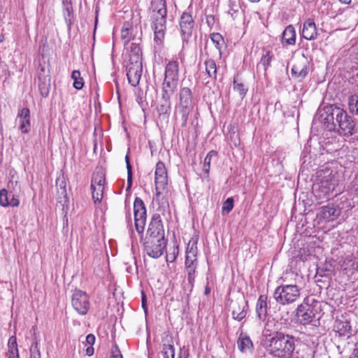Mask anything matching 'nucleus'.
Segmentation results:
<instances>
[{"label":"nucleus","instance_id":"79ce46f5","mask_svg":"<svg viewBox=\"0 0 358 358\" xmlns=\"http://www.w3.org/2000/svg\"><path fill=\"white\" fill-rule=\"evenodd\" d=\"M348 108L351 113L358 115V96L353 95L348 99Z\"/></svg>","mask_w":358,"mask_h":358},{"label":"nucleus","instance_id":"4c0bfd02","mask_svg":"<svg viewBox=\"0 0 358 358\" xmlns=\"http://www.w3.org/2000/svg\"><path fill=\"white\" fill-rule=\"evenodd\" d=\"M71 78L73 80V86L76 90H81L84 86V80L80 76V72L75 70L71 73Z\"/></svg>","mask_w":358,"mask_h":358},{"label":"nucleus","instance_id":"c85d7f7f","mask_svg":"<svg viewBox=\"0 0 358 358\" xmlns=\"http://www.w3.org/2000/svg\"><path fill=\"white\" fill-rule=\"evenodd\" d=\"M267 296L260 295L256 304V314L260 321H264L267 315Z\"/></svg>","mask_w":358,"mask_h":358},{"label":"nucleus","instance_id":"5fc2aeb1","mask_svg":"<svg viewBox=\"0 0 358 358\" xmlns=\"http://www.w3.org/2000/svg\"><path fill=\"white\" fill-rule=\"evenodd\" d=\"M95 336L94 335L92 334H88L87 336H86V338H85V342L87 345H89L90 346H93V345L95 343Z\"/></svg>","mask_w":358,"mask_h":358},{"label":"nucleus","instance_id":"e2e57ef3","mask_svg":"<svg viewBox=\"0 0 358 358\" xmlns=\"http://www.w3.org/2000/svg\"><path fill=\"white\" fill-rule=\"evenodd\" d=\"M345 260H348V262H351L352 261L351 258H346Z\"/></svg>","mask_w":358,"mask_h":358},{"label":"nucleus","instance_id":"2f4dec72","mask_svg":"<svg viewBox=\"0 0 358 358\" xmlns=\"http://www.w3.org/2000/svg\"><path fill=\"white\" fill-rule=\"evenodd\" d=\"M296 43V31L292 25L287 26L284 30L282 36V43L283 45H294Z\"/></svg>","mask_w":358,"mask_h":358},{"label":"nucleus","instance_id":"a211bd4d","mask_svg":"<svg viewBox=\"0 0 358 358\" xmlns=\"http://www.w3.org/2000/svg\"><path fill=\"white\" fill-rule=\"evenodd\" d=\"M308 72V63L306 58L299 59L292 67L291 73L293 77L302 80Z\"/></svg>","mask_w":358,"mask_h":358},{"label":"nucleus","instance_id":"13d9d810","mask_svg":"<svg viewBox=\"0 0 358 358\" xmlns=\"http://www.w3.org/2000/svg\"><path fill=\"white\" fill-rule=\"evenodd\" d=\"M62 7L72 6L71 0H62Z\"/></svg>","mask_w":358,"mask_h":358},{"label":"nucleus","instance_id":"4468645a","mask_svg":"<svg viewBox=\"0 0 358 358\" xmlns=\"http://www.w3.org/2000/svg\"><path fill=\"white\" fill-rule=\"evenodd\" d=\"M248 307V302L243 297L231 300L229 308L233 319L237 321H241L244 319L247 315Z\"/></svg>","mask_w":358,"mask_h":358},{"label":"nucleus","instance_id":"1a4fd4ad","mask_svg":"<svg viewBox=\"0 0 358 358\" xmlns=\"http://www.w3.org/2000/svg\"><path fill=\"white\" fill-rule=\"evenodd\" d=\"M73 309L80 315H85L90 308V297L86 292L75 289L71 296Z\"/></svg>","mask_w":358,"mask_h":358},{"label":"nucleus","instance_id":"4d7b16f0","mask_svg":"<svg viewBox=\"0 0 358 358\" xmlns=\"http://www.w3.org/2000/svg\"><path fill=\"white\" fill-rule=\"evenodd\" d=\"M142 307L143 308L145 312L147 311V306H146V299L145 295L143 293L142 294Z\"/></svg>","mask_w":358,"mask_h":358},{"label":"nucleus","instance_id":"9d476101","mask_svg":"<svg viewBox=\"0 0 358 358\" xmlns=\"http://www.w3.org/2000/svg\"><path fill=\"white\" fill-rule=\"evenodd\" d=\"M134 222L136 231L143 234L146 222V208L143 200L136 197L134 202Z\"/></svg>","mask_w":358,"mask_h":358},{"label":"nucleus","instance_id":"49530a36","mask_svg":"<svg viewBox=\"0 0 358 358\" xmlns=\"http://www.w3.org/2000/svg\"><path fill=\"white\" fill-rule=\"evenodd\" d=\"M163 356L164 358H174L175 352L173 345L171 344H164L163 345Z\"/></svg>","mask_w":358,"mask_h":358},{"label":"nucleus","instance_id":"dca6fc26","mask_svg":"<svg viewBox=\"0 0 358 358\" xmlns=\"http://www.w3.org/2000/svg\"><path fill=\"white\" fill-rule=\"evenodd\" d=\"M341 215V209L334 204L322 206L317 214L321 221L329 222L336 220Z\"/></svg>","mask_w":358,"mask_h":358},{"label":"nucleus","instance_id":"a18cd8bd","mask_svg":"<svg viewBox=\"0 0 358 358\" xmlns=\"http://www.w3.org/2000/svg\"><path fill=\"white\" fill-rule=\"evenodd\" d=\"M273 57V55L269 51H267L266 54L262 55L260 63L263 65L264 70H266L270 66Z\"/></svg>","mask_w":358,"mask_h":358},{"label":"nucleus","instance_id":"c9c22d12","mask_svg":"<svg viewBox=\"0 0 358 358\" xmlns=\"http://www.w3.org/2000/svg\"><path fill=\"white\" fill-rule=\"evenodd\" d=\"M8 358H19L17 339L15 336H11L8 339Z\"/></svg>","mask_w":358,"mask_h":358},{"label":"nucleus","instance_id":"f8f14e48","mask_svg":"<svg viewBox=\"0 0 358 358\" xmlns=\"http://www.w3.org/2000/svg\"><path fill=\"white\" fill-rule=\"evenodd\" d=\"M308 299H305L296 309V316L302 324L310 323L315 317L317 309L315 305L309 303Z\"/></svg>","mask_w":358,"mask_h":358},{"label":"nucleus","instance_id":"a19ab883","mask_svg":"<svg viewBox=\"0 0 358 358\" xmlns=\"http://www.w3.org/2000/svg\"><path fill=\"white\" fill-rule=\"evenodd\" d=\"M233 87L234 90L239 93L242 98L245 97L248 92V88L243 83L238 82L236 78H234Z\"/></svg>","mask_w":358,"mask_h":358},{"label":"nucleus","instance_id":"7c9ffc66","mask_svg":"<svg viewBox=\"0 0 358 358\" xmlns=\"http://www.w3.org/2000/svg\"><path fill=\"white\" fill-rule=\"evenodd\" d=\"M198 266V261L194 260H185V267L187 274V280L190 284L191 287H193V284L195 280L196 270Z\"/></svg>","mask_w":358,"mask_h":358},{"label":"nucleus","instance_id":"2eb2a0df","mask_svg":"<svg viewBox=\"0 0 358 358\" xmlns=\"http://www.w3.org/2000/svg\"><path fill=\"white\" fill-rule=\"evenodd\" d=\"M178 85V80L164 78L162 83V99L169 108H170L171 106V97L175 93Z\"/></svg>","mask_w":358,"mask_h":358},{"label":"nucleus","instance_id":"37998d69","mask_svg":"<svg viewBox=\"0 0 358 358\" xmlns=\"http://www.w3.org/2000/svg\"><path fill=\"white\" fill-rule=\"evenodd\" d=\"M217 155V153L216 151L211 150L206 156L204 161H203V170L205 173H209L210 168L211 159L213 157H216Z\"/></svg>","mask_w":358,"mask_h":358},{"label":"nucleus","instance_id":"3c124183","mask_svg":"<svg viewBox=\"0 0 358 358\" xmlns=\"http://www.w3.org/2000/svg\"><path fill=\"white\" fill-rule=\"evenodd\" d=\"M49 86L50 83H46L45 81L41 82L38 84V89L42 96H48L49 94Z\"/></svg>","mask_w":358,"mask_h":358},{"label":"nucleus","instance_id":"423d86ee","mask_svg":"<svg viewBox=\"0 0 358 358\" xmlns=\"http://www.w3.org/2000/svg\"><path fill=\"white\" fill-rule=\"evenodd\" d=\"M327 113L329 114L327 120H328L331 117V120H335L336 121V123L332 122V127H329V129H331L332 127L335 128L337 124L336 131L339 135L348 137L355 134V123L345 110L336 105H331L328 108Z\"/></svg>","mask_w":358,"mask_h":358},{"label":"nucleus","instance_id":"f03ea898","mask_svg":"<svg viewBox=\"0 0 358 358\" xmlns=\"http://www.w3.org/2000/svg\"><path fill=\"white\" fill-rule=\"evenodd\" d=\"M299 275L292 271H286L282 277L284 285L276 287L273 296L276 301L282 305H287L297 301L301 296V289L296 284Z\"/></svg>","mask_w":358,"mask_h":358},{"label":"nucleus","instance_id":"8fccbe9b","mask_svg":"<svg viewBox=\"0 0 358 358\" xmlns=\"http://www.w3.org/2000/svg\"><path fill=\"white\" fill-rule=\"evenodd\" d=\"M56 185L61 190V194L66 195V182L65 178L64 176L59 177L56 180Z\"/></svg>","mask_w":358,"mask_h":358},{"label":"nucleus","instance_id":"58836bf2","mask_svg":"<svg viewBox=\"0 0 358 358\" xmlns=\"http://www.w3.org/2000/svg\"><path fill=\"white\" fill-rule=\"evenodd\" d=\"M210 38L215 45V48L220 51V55H221V48L224 44V41L222 36L219 33H213L210 35Z\"/></svg>","mask_w":358,"mask_h":358},{"label":"nucleus","instance_id":"6ab92c4d","mask_svg":"<svg viewBox=\"0 0 358 358\" xmlns=\"http://www.w3.org/2000/svg\"><path fill=\"white\" fill-rule=\"evenodd\" d=\"M19 194H10L6 189L0 190V205L3 207H17L20 204Z\"/></svg>","mask_w":358,"mask_h":358},{"label":"nucleus","instance_id":"a878e982","mask_svg":"<svg viewBox=\"0 0 358 358\" xmlns=\"http://www.w3.org/2000/svg\"><path fill=\"white\" fill-rule=\"evenodd\" d=\"M237 345L242 353L251 352L253 349V343L250 338L243 333H241L237 341Z\"/></svg>","mask_w":358,"mask_h":358},{"label":"nucleus","instance_id":"de8ad7c7","mask_svg":"<svg viewBox=\"0 0 358 358\" xmlns=\"http://www.w3.org/2000/svg\"><path fill=\"white\" fill-rule=\"evenodd\" d=\"M234 208V199L232 197L228 198L222 205V210L223 214H228Z\"/></svg>","mask_w":358,"mask_h":358},{"label":"nucleus","instance_id":"09e8293b","mask_svg":"<svg viewBox=\"0 0 358 358\" xmlns=\"http://www.w3.org/2000/svg\"><path fill=\"white\" fill-rule=\"evenodd\" d=\"M179 254V248L178 245H176L173 248L172 252H170L166 254V262H173L177 259V257Z\"/></svg>","mask_w":358,"mask_h":358},{"label":"nucleus","instance_id":"b1692460","mask_svg":"<svg viewBox=\"0 0 358 358\" xmlns=\"http://www.w3.org/2000/svg\"><path fill=\"white\" fill-rule=\"evenodd\" d=\"M7 190L10 194H20L21 186L19 182V176L15 171H10L9 173V180L7 185Z\"/></svg>","mask_w":358,"mask_h":358},{"label":"nucleus","instance_id":"f257e3e1","mask_svg":"<svg viewBox=\"0 0 358 358\" xmlns=\"http://www.w3.org/2000/svg\"><path fill=\"white\" fill-rule=\"evenodd\" d=\"M151 27L154 31L155 47L161 48L164 43L166 31L167 9L165 0H151Z\"/></svg>","mask_w":358,"mask_h":358},{"label":"nucleus","instance_id":"412c9836","mask_svg":"<svg viewBox=\"0 0 358 358\" xmlns=\"http://www.w3.org/2000/svg\"><path fill=\"white\" fill-rule=\"evenodd\" d=\"M280 324L274 318L268 319L263 329V336L265 338V343L268 341V338L275 336L276 333H282L279 328Z\"/></svg>","mask_w":358,"mask_h":358},{"label":"nucleus","instance_id":"f704fd0d","mask_svg":"<svg viewBox=\"0 0 358 358\" xmlns=\"http://www.w3.org/2000/svg\"><path fill=\"white\" fill-rule=\"evenodd\" d=\"M192 110V106L178 105L177 112L180 117L181 127H186L189 115Z\"/></svg>","mask_w":358,"mask_h":358},{"label":"nucleus","instance_id":"9b49d317","mask_svg":"<svg viewBox=\"0 0 358 358\" xmlns=\"http://www.w3.org/2000/svg\"><path fill=\"white\" fill-rule=\"evenodd\" d=\"M144 249L147 255L152 258H158L163 254L166 247V241L157 238H145L143 242Z\"/></svg>","mask_w":358,"mask_h":358},{"label":"nucleus","instance_id":"473e14b6","mask_svg":"<svg viewBox=\"0 0 358 358\" xmlns=\"http://www.w3.org/2000/svg\"><path fill=\"white\" fill-rule=\"evenodd\" d=\"M205 71L208 78L216 80L217 66L214 59L207 58L204 62Z\"/></svg>","mask_w":358,"mask_h":358},{"label":"nucleus","instance_id":"ddd939ff","mask_svg":"<svg viewBox=\"0 0 358 358\" xmlns=\"http://www.w3.org/2000/svg\"><path fill=\"white\" fill-rule=\"evenodd\" d=\"M179 26L183 42H188L194 26V19L189 11L182 13L180 17Z\"/></svg>","mask_w":358,"mask_h":358},{"label":"nucleus","instance_id":"603ef678","mask_svg":"<svg viewBox=\"0 0 358 358\" xmlns=\"http://www.w3.org/2000/svg\"><path fill=\"white\" fill-rule=\"evenodd\" d=\"M30 358H41V352L38 348V343H34L30 349Z\"/></svg>","mask_w":358,"mask_h":358},{"label":"nucleus","instance_id":"c756f323","mask_svg":"<svg viewBox=\"0 0 358 358\" xmlns=\"http://www.w3.org/2000/svg\"><path fill=\"white\" fill-rule=\"evenodd\" d=\"M134 38V26L131 22L127 21L123 24L121 29V39L124 45Z\"/></svg>","mask_w":358,"mask_h":358},{"label":"nucleus","instance_id":"680f3d73","mask_svg":"<svg viewBox=\"0 0 358 358\" xmlns=\"http://www.w3.org/2000/svg\"><path fill=\"white\" fill-rule=\"evenodd\" d=\"M209 292H210L209 288L206 287L205 294H208L209 293Z\"/></svg>","mask_w":358,"mask_h":358},{"label":"nucleus","instance_id":"e433bc0d","mask_svg":"<svg viewBox=\"0 0 358 358\" xmlns=\"http://www.w3.org/2000/svg\"><path fill=\"white\" fill-rule=\"evenodd\" d=\"M63 8V15L64 17V20L70 29L71 28L72 24L74 22V14H73V8L72 6H65Z\"/></svg>","mask_w":358,"mask_h":358},{"label":"nucleus","instance_id":"20e7f679","mask_svg":"<svg viewBox=\"0 0 358 358\" xmlns=\"http://www.w3.org/2000/svg\"><path fill=\"white\" fill-rule=\"evenodd\" d=\"M295 338L283 332L276 333L275 336L268 338L266 343L270 355L278 358H291L295 350Z\"/></svg>","mask_w":358,"mask_h":358},{"label":"nucleus","instance_id":"aec40b11","mask_svg":"<svg viewBox=\"0 0 358 358\" xmlns=\"http://www.w3.org/2000/svg\"><path fill=\"white\" fill-rule=\"evenodd\" d=\"M17 120L19 121V129L22 133L27 134L30 130V111L27 108H23L17 114Z\"/></svg>","mask_w":358,"mask_h":358},{"label":"nucleus","instance_id":"5701e85b","mask_svg":"<svg viewBox=\"0 0 358 358\" xmlns=\"http://www.w3.org/2000/svg\"><path fill=\"white\" fill-rule=\"evenodd\" d=\"M301 36L303 38L308 41H313L317 38V27L313 20L308 19L303 23Z\"/></svg>","mask_w":358,"mask_h":358},{"label":"nucleus","instance_id":"bf43d9fd","mask_svg":"<svg viewBox=\"0 0 358 358\" xmlns=\"http://www.w3.org/2000/svg\"><path fill=\"white\" fill-rule=\"evenodd\" d=\"M350 358H358V348L354 350L352 355Z\"/></svg>","mask_w":358,"mask_h":358},{"label":"nucleus","instance_id":"0eeeda50","mask_svg":"<svg viewBox=\"0 0 358 358\" xmlns=\"http://www.w3.org/2000/svg\"><path fill=\"white\" fill-rule=\"evenodd\" d=\"M156 208V211L151 218V220L148 225V229L146 232L145 238H158L162 239L164 238V229L162 220V215H164L166 211H169V208L166 210L164 213L157 210V205H154Z\"/></svg>","mask_w":358,"mask_h":358},{"label":"nucleus","instance_id":"f3484780","mask_svg":"<svg viewBox=\"0 0 358 358\" xmlns=\"http://www.w3.org/2000/svg\"><path fill=\"white\" fill-rule=\"evenodd\" d=\"M127 71L129 83L133 87L137 86L142 75V63H129Z\"/></svg>","mask_w":358,"mask_h":358},{"label":"nucleus","instance_id":"bb28decb","mask_svg":"<svg viewBox=\"0 0 358 358\" xmlns=\"http://www.w3.org/2000/svg\"><path fill=\"white\" fill-rule=\"evenodd\" d=\"M198 238L192 237L188 242L185 251V259L198 261Z\"/></svg>","mask_w":358,"mask_h":358},{"label":"nucleus","instance_id":"cd10ccee","mask_svg":"<svg viewBox=\"0 0 358 358\" xmlns=\"http://www.w3.org/2000/svg\"><path fill=\"white\" fill-rule=\"evenodd\" d=\"M142 55L140 44L132 43L129 50V63H142Z\"/></svg>","mask_w":358,"mask_h":358},{"label":"nucleus","instance_id":"39448f33","mask_svg":"<svg viewBox=\"0 0 358 358\" xmlns=\"http://www.w3.org/2000/svg\"><path fill=\"white\" fill-rule=\"evenodd\" d=\"M155 197L153 205H157V210L164 213L169 207L168 199L164 195V192L168 185L167 170L164 162L159 161L157 163L155 171Z\"/></svg>","mask_w":358,"mask_h":358},{"label":"nucleus","instance_id":"0e129e2a","mask_svg":"<svg viewBox=\"0 0 358 358\" xmlns=\"http://www.w3.org/2000/svg\"><path fill=\"white\" fill-rule=\"evenodd\" d=\"M179 358H180V357H179Z\"/></svg>","mask_w":358,"mask_h":358},{"label":"nucleus","instance_id":"864d4df0","mask_svg":"<svg viewBox=\"0 0 358 358\" xmlns=\"http://www.w3.org/2000/svg\"><path fill=\"white\" fill-rule=\"evenodd\" d=\"M110 358H123L121 352L117 345L112 347Z\"/></svg>","mask_w":358,"mask_h":358},{"label":"nucleus","instance_id":"6e6d98bb","mask_svg":"<svg viewBox=\"0 0 358 358\" xmlns=\"http://www.w3.org/2000/svg\"><path fill=\"white\" fill-rule=\"evenodd\" d=\"M94 350L93 346H89L85 350V353L87 356H92L94 354Z\"/></svg>","mask_w":358,"mask_h":358},{"label":"nucleus","instance_id":"6e6552de","mask_svg":"<svg viewBox=\"0 0 358 358\" xmlns=\"http://www.w3.org/2000/svg\"><path fill=\"white\" fill-rule=\"evenodd\" d=\"M105 181V173L102 170L96 171L93 173L90 187L94 203H101L103 199Z\"/></svg>","mask_w":358,"mask_h":358},{"label":"nucleus","instance_id":"7ed1b4c3","mask_svg":"<svg viewBox=\"0 0 358 358\" xmlns=\"http://www.w3.org/2000/svg\"><path fill=\"white\" fill-rule=\"evenodd\" d=\"M316 182L314 184L313 193L320 202L327 200L338 185V173L329 168L317 171Z\"/></svg>","mask_w":358,"mask_h":358},{"label":"nucleus","instance_id":"c03bdc74","mask_svg":"<svg viewBox=\"0 0 358 358\" xmlns=\"http://www.w3.org/2000/svg\"><path fill=\"white\" fill-rule=\"evenodd\" d=\"M125 162L127 165V189H129L132 185V167L130 164L129 157L128 154L125 156Z\"/></svg>","mask_w":358,"mask_h":358},{"label":"nucleus","instance_id":"393cba45","mask_svg":"<svg viewBox=\"0 0 358 358\" xmlns=\"http://www.w3.org/2000/svg\"><path fill=\"white\" fill-rule=\"evenodd\" d=\"M164 78L179 80V64L177 61H169L165 67Z\"/></svg>","mask_w":358,"mask_h":358},{"label":"nucleus","instance_id":"052dcab7","mask_svg":"<svg viewBox=\"0 0 358 358\" xmlns=\"http://www.w3.org/2000/svg\"><path fill=\"white\" fill-rule=\"evenodd\" d=\"M338 1L343 4H349L351 2V0H338Z\"/></svg>","mask_w":358,"mask_h":358},{"label":"nucleus","instance_id":"72a5a7b5","mask_svg":"<svg viewBox=\"0 0 358 358\" xmlns=\"http://www.w3.org/2000/svg\"><path fill=\"white\" fill-rule=\"evenodd\" d=\"M179 104L184 106H192V92L189 87H181L179 92Z\"/></svg>","mask_w":358,"mask_h":358},{"label":"nucleus","instance_id":"4be33fe9","mask_svg":"<svg viewBox=\"0 0 358 358\" xmlns=\"http://www.w3.org/2000/svg\"><path fill=\"white\" fill-rule=\"evenodd\" d=\"M334 330L340 336H346L349 338L352 334V327L350 321L343 319H336L334 324Z\"/></svg>","mask_w":358,"mask_h":358},{"label":"nucleus","instance_id":"ea45409f","mask_svg":"<svg viewBox=\"0 0 358 358\" xmlns=\"http://www.w3.org/2000/svg\"><path fill=\"white\" fill-rule=\"evenodd\" d=\"M241 6L236 1H229V10L228 13L233 19H236L239 13Z\"/></svg>","mask_w":358,"mask_h":358}]
</instances>
